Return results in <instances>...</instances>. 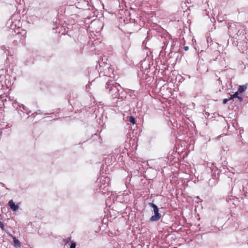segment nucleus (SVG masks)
Masks as SVG:
<instances>
[{
	"label": "nucleus",
	"mask_w": 248,
	"mask_h": 248,
	"mask_svg": "<svg viewBox=\"0 0 248 248\" xmlns=\"http://www.w3.org/2000/svg\"><path fill=\"white\" fill-rule=\"evenodd\" d=\"M247 88V84L240 85L238 88L237 91L239 92L240 93H244Z\"/></svg>",
	"instance_id": "obj_9"
},
{
	"label": "nucleus",
	"mask_w": 248,
	"mask_h": 248,
	"mask_svg": "<svg viewBox=\"0 0 248 248\" xmlns=\"http://www.w3.org/2000/svg\"><path fill=\"white\" fill-rule=\"evenodd\" d=\"M5 76H0V83L2 84V86H3V82L2 81V78H4Z\"/></svg>",
	"instance_id": "obj_20"
},
{
	"label": "nucleus",
	"mask_w": 248,
	"mask_h": 248,
	"mask_svg": "<svg viewBox=\"0 0 248 248\" xmlns=\"http://www.w3.org/2000/svg\"><path fill=\"white\" fill-rule=\"evenodd\" d=\"M174 109H171V111L172 113L174 112Z\"/></svg>",
	"instance_id": "obj_28"
},
{
	"label": "nucleus",
	"mask_w": 248,
	"mask_h": 248,
	"mask_svg": "<svg viewBox=\"0 0 248 248\" xmlns=\"http://www.w3.org/2000/svg\"><path fill=\"white\" fill-rule=\"evenodd\" d=\"M10 100H7L6 99H5L4 102H3V107L4 108H5L8 107V104L9 103Z\"/></svg>",
	"instance_id": "obj_13"
},
{
	"label": "nucleus",
	"mask_w": 248,
	"mask_h": 248,
	"mask_svg": "<svg viewBox=\"0 0 248 248\" xmlns=\"http://www.w3.org/2000/svg\"><path fill=\"white\" fill-rule=\"evenodd\" d=\"M228 31L230 36L244 37L246 34L245 27L238 22L231 23L228 25Z\"/></svg>",
	"instance_id": "obj_2"
},
{
	"label": "nucleus",
	"mask_w": 248,
	"mask_h": 248,
	"mask_svg": "<svg viewBox=\"0 0 248 248\" xmlns=\"http://www.w3.org/2000/svg\"><path fill=\"white\" fill-rule=\"evenodd\" d=\"M33 107H38V106L35 105V106H34Z\"/></svg>",
	"instance_id": "obj_30"
},
{
	"label": "nucleus",
	"mask_w": 248,
	"mask_h": 248,
	"mask_svg": "<svg viewBox=\"0 0 248 248\" xmlns=\"http://www.w3.org/2000/svg\"><path fill=\"white\" fill-rule=\"evenodd\" d=\"M1 219V215L0 214V219Z\"/></svg>",
	"instance_id": "obj_29"
},
{
	"label": "nucleus",
	"mask_w": 248,
	"mask_h": 248,
	"mask_svg": "<svg viewBox=\"0 0 248 248\" xmlns=\"http://www.w3.org/2000/svg\"><path fill=\"white\" fill-rule=\"evenodd\" d=\"M12 104L13 108H25L23 104H20L16 101H15L14 102H12Z\"/></svg>",
	"instance_id": "obj_7"
},
{
	"label": "nucleus",
	"mask_w": 248,
	"mask_h": 248,
	"mask_svg": "<svg viewBox=\"0 0 248 248\" xmlns=\"http://www.w3.org/2000/svg\"><path fill=\"white\" fill-rule=\"evenodd\" d=\"M229 101V99L228 98H225L223 100V104H225L227 103V102Z\"/></svg>",
	"instance_id": "obj_21"
},
{
	"label": "nucleus",
	"mask_w": 248,
	"mask_h": 248,
	"mask_svg": "<svg viewBox=\"0 0 248 248\" xmlns=\"http://www.w3.org/2000/svg\"><path fill=\"white\" fill-rule=\"evenodd\" d=\"M76 243L73 241H71V244L70 246V248H76Z\"/></svg>",
	"instance_id": "obj_16"
},
{
	"label": "nucleus",
	"mask_w": 248,
	"mask_h": 248,
	"mask_svg": "<svg viewBox=\"0 0 248 248\" xmlns=\"http://www.w3.org/2000/svg\"><path fill=\"white\" fill-rule=\"evenodd\" d=\"M235 98V97L232 95V94H231L230 97L229 98V100L233 99Z\"/></svg>",
	"instance_id": "obj_23"
},
{
	"label": "nucleus",
	"mask_w": 248,
	"mask_h": 248,
	"mask_svg": "<svg viewBox=\"0 0 248 248\" xmlns=\"http://www.w3.org/2000/svg\"><path fill=\"white\" fill-rule=\"evenodd\" d=\"M188 48H189V47H188V46H185L184 47V50H185V51H187V50H188Z\"/></svg>",
	"instance_id": "obj_25"
},
{
	"label": "nucleus",
	"mask_w": 248,
	"mask_h": 248,
	"mask_svg": "<svg viewBox=\"0 0 248 248\" xmlns=\"http://www.w3.org/2000/svg\"><path fill=\"white\" fill-rule=\"evenodd\" d=\"M241 40H239V46H238V49L244 52V51L246 50L248 48V39L244 35V37L242 38L240 37Z\"/></svg>",
	"instance_id": "obj_4"
},
{
	"label": "nucleus",
	"mask_w": 248,
	"mask_h": 248,
	"mask_svg": "<svg viewBox=\"0 0 248 248\" xmlns=\"http://www.w3.org/2000/svg\"><path fill=\"white\" fill-rule=\"evenodd\" d=\"M241 40L240 37L230 36V38L228 39V43L231 44L232 46L238 47L239 46V40Z\"/></svg>",
	"instance_id": "obj_5"
},
{
	"label": "nucleus",
	"mask_w": 248,
	"mask_h": 248,
	"mask_svg": "<svg viewBox=\"0 0 248 248\" xmlns=\"http://www.w3.org/2000/svg\"><path fill=\"white\" fill-rule=\"evenodd\" d=\"M9 82V80L7 79H5L4 82V83L7 86V83H8Z\"/></svg>",
	"instance_id": "obj_24"
},
{
	"label": "nucleus",
	"mask_w": 248,
	"mask_h": 248,
	"mask_svg": "<svg viewBox=\"0 0 248 248\" xmlns=\"http://www.w3.org/2000/svg\"><path fill=\"white\" fill-rule=\"evenodd\" d=\"M238 99L239 103H242V102H247L248 101V97H246L245 98H243L241 96H239L236 98Z\"/></svg>",
	"instance_id": "obj_11"
},
{
	"label": "nucleus",
	"mask_w": 248,
	"mask_h": 248,
	"mask_svg": "<svg viewBox=\"0 0 248 248\" xmlns=\"http://www.w3.org/2000/svg\"><path fill=\"white\" fill-rule=\"evenodd\" d=\"M239 93H240L238 91H237L233 94H232V95L235 97V98H236L237 97L239 96Z\"/></svg>",
	"instance_id": "obj_18"
},
{
	"label": "nucleus",
	"mask_w": 248,
	"mask_h": 248,
	"mask_svg": "<svg viewBox=\"0 0 248 248\" xmlns=\"http://www.w3.org/2000/svg\"><path fill=\"white\" fill-rule=\"evenodd\" d=\"M71 237H69L66 238L65 239H63V241L64 242L65 245H66L67 244H68L70 242L71 243Z\"/></svg>",
	"instance_id": "obj_15"
},
{
	"label": "nucleus",
	"mask_w": 248,
	"mask_h": 248,
	"mask_svg": "<svg viewBox=\"0 0 248 248\" xmlns=\"http://www.w3.org/2000/svg\"><path fill=\"white\" fill-rule=\"evenodd\" d=\"M0 228L3 230L4 229V226L3 222L0 221Z\"/></svg>",
	"instance_id": "obj_19"
},
{
	"label": "nucleus",
	"mask_w": 248,
	"mask_h": 248,
	"mask_svg": "<svg viewBox=\"0 0 248 248\" xmlns=\"http://www.w3.org/2000/svg\"><path fill=\"white\" fill-rule=\"evenodd\" d=\"M81 2H83L85 4H86L87 5H88V1H86L85 0H80Z\"/></svg>",
	"instance_id": "obj_22"
},
{
	"label": "nucleus",
	"mask_w": 248,
	"mask_h": 248,
	"mask_svg": "<svg viewBox=\"0 0 248 248\" xmlns=\"http://www.w3.org/2000/svg\"><path fill=\"white\" fill-rule=\"evenodd\" d=\"M219 83H221L222 81L220 80V78L218 79Z\"/></svg>",
	"instance_id": "obj_27"
},
{
	"label": "nucleus",
	"mask_w": 248,
	"mask_h": 248,
	"mask_svg": "<svg viewBox=\"0 0 248 248\" xmlns=\"http://www.w3.org/2000/svg\"><path fill=\"white\" fill-rule=\"evenodd\" d=\"M12 238H13V240H14V246L15 247V248H20V246H21V244H20V242H19V241L16 239V238L15 236H12Z\"/></svg>",
	"instance_id": "obj_8"
},
{
	"label": "nucleus",
	"mask_w": 248,
	"mask_h": 248,
	"mask_svg": "<svg viewBox=\"0 0 248 248\" xmlns=\"http://www.w3.org/2000/svg\"><path fill=\"white\" fill-rule=\"evenodd\" d=\"M96 105H97L98 108H103V104L102 103V102H99L97 103Z\"/></svg>",
	"instance_id": "obj_17"
},
{
	"label": "nucleus",
	"mask_w": 248,
	"mask_h": 248,
	"mask_svg": "<svg viewBox=\"0 0 248 248\" xmlns=\"http://www.w3.org/2000/svg\"><path fill=\"white\" fill-rule=\"evenodd\" d=\"M79 3H80V2H78V5H79Z\"/></svg>",
	"instance_id": "obj_31"
},
{
	"label": "nucleus",
	"mask_w": 248,
	"mask_h": 248,
	"mask_svg": "<svg viewBox=\"0 0 248 248\" xmlns=\"http://www.w3.org/2000/svg\"><path fill=\"white\" fill-rule=\"evenodd\" d=\"M2 108V107H0V108Z\"/></svg>",
	"instance_id": "obj_32"
},
{
	"label": "nucleus",
	"mask_w": 248,
	"mask_h": 248,
	"mask_svg": "<svg viewBox=\"0 0 248 248\" xmlns=\"http://www.w3.org/2000/svg\"><path fill=\"white\" fill-rule=\"evenodd\" d=\"M24 63L26 65H31L33 63V61L30 59V61L27 60L24 62Z\"/></svg>",
	"instance_id": "obj_14"
},
{
	"label": "nucleus",
	"mask_w": 248,
	"mask_h": 248,
	"mask_svg": "<svg viewBox=\"0 0 248 248\" xmlns=\"http://www.w3.org/2000/svg\"><path fill=\"white\" fill-rule=\"evenodd\" d=\"M105 88L106 92L113 97V107L120 108L125 103L124 99L126 98L127 93L119 83L114 80H109L106 82Z\"/></svg>",
	"instance_id": "obj_1"
},
{
	"label": "nucleus",
	"mask_w": 248,
	"mask_h": 248,
	"mask_svg": "<svg viewBox=\"0 0 248 248\" xmlns=\"http://www.w3.org/2000/svg\"><path fill=\"white\" fill-rule=\"evenodd\" d=\"M149 206L153 208V212L154 213V215L152 216L150 218V220L151 221H157L159 220L161 217V215L159 213V209L158 207L154 203H149Z\"/></svg>",
	"instance_id": "obj_3"
},
{
	"label": "nucleus",
	"mask_w": 248,
	"mask_h": 248,
	"mask_svg": "<svg viewBox=\"0 0 248 248\" xmlns=\"http://www.w3.org/2000/svg\"><path fill=\"white\" fill-rule=\"evenodd\" d=\"M127 121L132 123L133 124H134L136 123L135 118L133 116H128L127 117Z\"/></svg>",
	"instance_id": "obj_12"
},
{
	"label": "nucleus",
	"mask_w": 248,
	"mask_h": 248,
	"mask_svg": "<svg viewBox=\"0 0 248 248\" xmlns=\"http://www.w3.org/2000/svg\"><path fill=\"white\" fill-rule=\"evenodd\" d=\"M9 49H10V47H6L4 45H2L1 46H0V49L3 51V53H10V51H9Z\"/></svg>",
	"instance_id": "obj_10"
},
{
	"label": "nucleus",
	"mask_w": 248,
	"mask_h": 248,
	"mask_svg": "<svg viewBox=\"0 0 248 248\" xmlns=\"http://www.w3.org/2000/svg\"><path fill=\"white\" fill-rule=\"evenodd\" d=\"M205 116H207V117H208L210 116V114H209V112H205Z\"/></svg>",
	"instance_id": "obj_26"
},
{
	"label": "nucleus",
	"mask_w": 248,
	"mask_h": 248,
	"mask_svg": "<svg viewBox=\"0 0 248 248\" xmlns=\"http://www.w3.org/2000/svg\"><path fill=\"white\" fill-rule=\"evenodd\" d=\"M8 205L10 207L11 209L13 211H15L18 208V205L16 204L12 200H11L8 202Z\"/></svg>",
	"instance_id": "obj_6"
}]
</instances>
